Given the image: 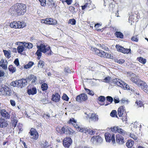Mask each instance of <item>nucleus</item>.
<instances>
[{
	"instance_id": "1",
	"label": "nucleus",
	"mask_w": 148,
	"mask_h": 148,
	"mask_svg": "<svg viewBox=\"0 0 148 148\" xmlns=\"http://www.w3.org/2000/svg\"><path fill=\"white\" fill-rule=\"evenodd\" d=\"M27 7L23 3H17L13 5L9 11L11 14H16L18 16L23 15L26 12Z\"/></svg>"
},
{
	"instance_id": "2",
	"label": "nucleus",
	"mask_w": 148,
	"mask_h": 148,
	"mask_svg": "<svg viewBox=\"0 0 148 148\" xmlns=\"http://www.w3.org/2000/svg\"><path fill=\"white\" fill-rule=\"evenodd\" d=\"M38 49L36 53V55L37 56V59L39 60L42 56V53H45L48 56L51 55L52 54V51L49 46L47 47L43 44L41 43L39 45L37 46Z\"/></svg>"
},
{
	"instance_id": "3",
	"label": "nucleus",
	"mask_w": 148,
	"mask_h": 148,
	"mask_svg": "<svg viewBox=\"0 0 148 148\" xmlns=\"http://www.w3.org/2000/svg\"><path fill=\"white\" fill-rule=\"evenodd\" d=\"M56 131L60 134H65L66 135H73L75 133V131L69 126L65 125L62 127L58 126L56 129Z\"/></svg>"
},
{
	"instance_id": "4",
	"label": "nucleus",
	"mask_w": 148,
	"mask_h": 148,
	"mask_svg": "<svg viewBox=\"0 0 148 148\" xmlns=\"http://www.w3.org/2000/svg\"><path fill=\"white\" fill-rule=\"evenodd\" d=\"M27 84V81L26 79H22L15 81H12L10 83V85L14 87H17L22 88Z\"/></svg>"
},
{
	"instance_id": "5",
	"label": "nucleus",
	"mask_w": 148,
	"mask_h": 148,
	"mask_svg": "<svg viewBox=\"0 0 148 148\" xmlns=\"http://www.w3.org/2000/svg\"><path fill=\"white\" fill-rule=\"evenodd\" d=\"M11 90L8 86L3 84H0V95L5 96H10Z\"/></svg>"
},
{
	"instance_id": "6",
	"label": "nucleus",
	"mask_w": 148,
	"mask_h": 148,
	"mask_svg": "<svg viewBox=\"0 0 148 148\" xmlns=\"http://www.w3.org/2000/svg\"><path fill=\"white\" fill-rule=\"evenodd\" d=\"M92 50L94 52L95 54L101 58H109L110 57V54L96 48H93Z\"/></svg>"
},
{
	"instance_id": "7",
	"label": "nucleus",
	"mask_w": 148,
	"mask_h": 148,
	"mask_svg": "<svg viewBox=\"0 0 148 148\" xmlns=\"http://www.w3.org/2000/svg\"><path fill=\"white\" fill-rule=\"evenodd\" d=\"M11 28L21 29L26 26V24L23 22L19 21H14L11 22L9 25Z\"/></svg>"
},
{
	"instance_id": "8",
	"label": "nucleus",
	"mask_w": 148,
	"mask_h": 148,
	"mask_svg": "<svg viewBox=\"0 0 148 148\" xmlns=\"http://www.w3.org/2000/svg\"><path fill=\"white\" fill-rule=\"evenodd\" d=\"M76 130L82 133L91 135L94 134L95 132V131L94 129L91 130L90 128H88L87 127H80L79 125L78 128H76Z\"/></svg>"
},
{
	"instance_id": "9",
	"label": "nucleus",
	"mask_w": 148,
	"mask_h": 148,
	"mask_svg": "<svg viewBox=\"0 0 148 148\" xmlns=\"http://www.w3.org/2000/svg\"><path fill=\"white\" fill-rule=\"evenodd\" d=\"M127 74L128 75L132 77L130 79V80L138 86L143 81L138 78L137 76L134 73L130 72H128Z\"/></svg>"
},
{
	"instance_id": "10",
	"label": "nucleus",
	"mask_w": 148,
	"mask_h": 148,
	"mask_svg": "<svg viewBox=\"0 0 148 148\" xmlns=\"http://www.w3.org/2000/svg\"><path fill=\"white\" fill-rule=\"evenodd\" d=\"M30 137L31 139L36 140L38 139L39 137V134L36 130L34 128H32L29 132Z\"/></svg>"
},
{
	"instance_id": "11",
	"label": "nucleus",
	"mask_w": 148,
	"mask_h": 148,
	"mask_svg": "<svg viewBox=\"0 0 148 148\" xmlns=\"http://www.w3.org/2000/svg\"><path fill=\"white\" fill-rule=\"evenodd\" d=\"M116 47L118 51L124 54H127L131 53V49L130 48H124L123 47L119 45H116Z\"/></svg>"
},
{
	"instance_id": "12",
	"label": "nucleus",
	"mask_w": 148,
	"mask_h": 148,
	"mask_svg": "<svg viewBox=\"0 0 148 148\" xmlns=\"http://www.w3.org/2000/svg\"><path fill=\"white\" fill-rule=\"evenodd\" d=\"M41 22L42 23L47 24L54 25L56 24L57 21L51 18H47L45 19H41Z\"/></svg>"
},
{
	"instance_id": "13",
	"label": "nucleus",
	"mask_w": 148,
	"mask_h": 148,
	"mask_svg": "<svg viewBox=\"0 0 148 148\" xmlns=\"http://www.w3.org/2000/svg\"><path fill=\"white\" fill-rule=\"evenodd\" d=\"M105 137L106 142H110L111 140L113 143H115V141L114 134L112 135L111 136V134L109 133H106L105 134Z\"/></svg>"
},
{
	"instance_id": "14",
	"label": "nucleus",
	"mask_w": 148,
	"mask_h": 148,
	"mask_svg": "<svg viewBox=\"0 0 148 148\" xmlns=\"http://www.w3.org/2000/svg\"><path fill=\"white\" fill-rule=\"evenodd\" d=\"M88 98L87 95L84 93H82L77 96L75 98L76 101L81 102L85 101Z\"/></svg>"
},
{
	"instance_id": "15",
	"label": "nucleus",
	"mask_w": 148,
	"mask_h": 148,
	"mask_svg": "<svg viewBox=\"0 0 148 148\" xmlns=\"http://www.w3.org/2000/svg\"><path fill=\"white\" fill-rule=\"evenodd\" d=\"M26 79L27 82H30L32 84H35L37 80L36 77L33 74L29 75Z\"/></svg>"
},
{
	"instance_id": "16",
	"label": "nucleus",
	"mask_w": 148,
	"mask_h": 148,
	"mask_svg": "<svg viewBox=\"0 0 148 148\" xmlns=\"http://www.w3.org/2000/svg\"><path fill=\"white\" fill-rule=\"evenodd\" d=\"M72 143V139L69 137L65 138L63 140V145L65 147H69Z\"/></svg>"
},
{
	"instance_id": "17",
	"label": "nucleus",
	"mask_w": 148,
	"mask_h": 148,
	"mask_svg": "<svg viewBox=\"0 0 148 148\" xmlns=\"http://www.w3.org/2000/svg\"><path fill=\"white\" fill-rule=\"evenodd\" d=\"M67 123L71 125L76 130L77 128H78V127L79 126L77 124L76 120H75L73 118H71L67 121Z\"/></svg>"
},
{
	"instance_id": "18",
	"label": "nucleus",
	"mask_w": 148,
	"mask_h": 148,
	"mask_svg": "<svg viewBox=\"0 0 148 148\" xmlns=\"http://www.w3.org/2000/svg\"><path fill=\"white\" fill-rule=\"evenodd\" d=\"M21 44H23L24 47L29 49H32L33 47V44L31 43H26L25 42H17L16 43V45H21Z\"/></svg>"
},
{
	"instance_id": "19",
	"label": "nucleus",
	"mask_w": 148,
	"mask_h": 148,
	"mask_svg": "<svg viewBox=\"0 0 148 148\" xmlns=\"http://www.w3.org/2000/svg\"><path fill=\"white\" fill-rule=\"evenodd\" d=\"M1 115L4 118L7 119L10 118V115L5 109H3L0 110Z\"/></svg>"
},
{
	"instance_id": "20",
	"label": "nucleus",
	"mask_w": 148,
	"mask_h": 148,
	"mask_svg": "<svg viewBox=\"0 0 148 148\" xmlns=\"http://www.w3.org/2000/svg\"><path fill=\"white\" fill-rule=\"evenodd\" d=\"M125 112V107L124 106H120L118 108L117 113L119 117H122Z\"/></svg>"
},
{
	"instance_id": "21",
	"label": "nucleus",
	"mask_w": 148,
	"mask_h": 148,
	"mask_svg": "<svg viewBox=\"0 0 148 148\" xmlns=\"http://www.w3.org/2000/svg\"><path fill=\"white\" fill-rule=\"evenodd\" d=\"M138 86L140 87L141 89L144 92H148V86L147 84L144 81H143Z\"/></svg>"
},
{
	"instance_id": "22",
	"label": "nucleus",
	"mask_w": 148,
	"mask_h": 148,
	"mask_svg": "<svg viewBox=\"0 0 148 148\" xmlns=\"http://www.w3.org/2000/svg\"><path fill=\"white\" fill-rule=\"evenodd\" d=\"M116 138L117 143L120 144H122L124 143V138L122 136L118 134H117L116 136Z\"/></svg>"
},
{
	"instance_id": "23",
	"label": "nucleus",
	"mask_w": 148,
	"mask_h": 148,
	"mask_svg": "<svg viewBox=\"0 0 148 148\" xmlns=\"http://www.w3.org/2000/svg\"><path fill=\"white\" fill-rule=\"evenodd\" d=\"M60 95L57 92H56L52 96L51 100L55 102H58L60 101Z\"/></svg>"
},
{
	"instance_id": "24",
	"label": "nucleus",
	"mask_w": 148,
	"mask_h": 148,
	"mask_svg": "<svg viewBox=\"0 0 148 148\" xmlns=\"http://www.w3.org/2000/svg\"><path fill=\"white\" fill-rule=\"evenodd\" d=\"M8 125L7 121L5 119L0 118V127L4 128Z\"/></svg>"
},
{
	"instance_id": "25",
	"label": "nucleus",
	"mask_w": 148,
	"mask_h": 148,
	"mask_svg": "<svg viewBox=\"0 0 148 148\" xmlns=\"http://www.w3.org/2000/svg\"><path fill=\"white\" fill-rule=\"evenodd\" d=\"M7 62L6 60L2 59L0 62V66L4 69H7Z\"/></svg>"
},
{
	"instance_id": "26",
	"label": "nucleus",
	"mask_w": 148,
	"mask_h": 148,
	"mask_svg": "<svg viewBox=\"0 0 148 148\" xmlns=\"http://www.w3.org/2000/svg\"><path fill=\"white\" fill-rule=\"evenodd\" d=\"M27 92L29 95H33L36 93L37 90L36 87H33L32 88L28 89Z\"/></svg>"
},
{
	"instance_id": "27",
	"label": "nucleus",
	"mask_w": 148,
	"mask_h": 148,
	"mask_svg": "<svg viewBox=\"0 0 148 148\" xmlns=\"http://www.w3.org/2000/svg\"><path fill=\"white\" fill-rule=\"evenodd\" d=\"M91 140L93 141H96L97 142L101 143L102 142L101 138L99 136H93L91 138Z\"/></svg>"
},
{
	"instance_id": "28",
	"label": "nucleus",
	"mask_w": 148,
	"mask_h": 148,
	"mask_svg": "<svg viewBox=\"0 0 148 148\" xmlns=\"http://www.w3.org/2000/svg\"><path fill=\"white\" fill-rule=\"evenodd\" d=\"M122 81L118 78H115L113 79L112 81L113 83L115 84L116 85L119 86H122L121 84Z\"/></svg>"
},
{
	"instance_id": "29",
	"label": "nucleus",
	"mask_w": 148,
	"mask_h": 148,
	"mask_svg": "<svg viewBox=\"0 0 148 148\" xmlns=\"http://www.w3.org/2000/svg\"><path fill=\"white\" fill-rule=\"evenodd\" d=\"M120 128L119 126H114L111 127V131L114 133H119Z\"/></svg>"
},
{
	"instance_id": "30",
	"label": "nucleus",
	"mask_w": 148,
	"mask_h": 148,
	"mask_svg": "<svg viewBox=\"0 0 148 148\" xmlns=\"http://www.w3.org/2000/svg\"><path fill=\"white\" fill-rule=\"evenodd\" d=\"M115 36L117 38L123 39L124 37L123 34L120 32H116L114 33Z\"/></svg>"
},
{
	"instance_id": "31",
	"label": "nucleus",
	"mask_w": 148,
	"mask_h": 148,
	"mask_svg": "<svg viewBox=\"0 0 148 148\" xmlns=\"http://www.w3.org/2000/svg\"><path fill=\"white\" fill-rule=\"evenodd\" d=\"M134 142L132 140H128L127 142L126 143V146L128 148H131L134 145Z\"/></svg>"
},
{
	"instance_id": "32",
	"label": "nucleus",
	"mask_w": 148,
	"mask_h": 148,
	"mask_svg": "<svg viewBox=\"0 0 148 148\" xmlns=\"http://www.w3.org/2000/svg\"><path fill=\"white\" fill-rule=\"evenodd\" d=\"M23 45H20L18 46L17 48V51L20 54H22V53L25 50V48Z\"/></svg>"
},
{
	"instance_id": "33",
	"label": "nucleus",
	"mask_w": 148,
	"mask_h": 148,
	"mask_svg": "<svg viewBox=\"0 0 148 148\" xmlns=\"http://www.w3.org/2000/svg\"><path fill=\"white\" fill-rule=\"evenodd\" d=\"M89 119L94 121H97L98 120V116L95 114L92 113Z\"/></svg>"
},
{
	"instance_id": "34",
	"label": "nucleus",
	"mask_w": 148,
	"mask_h": 148,
	"mask_svg": "<svg viewBox=\"0 0 148 148\" xmlns=\"http://www.w3.org/2000/svg\"><path fill=\"white\" fill-rule=\"evenodd\" d=\"M137 60L143 64H145L146 62V59L141 57H138L137 58Z\"/></svg>"
},
{
	"instance_id": "35",
	"label": "nucleus",
	"mask_w": 148,
	"mask_h": 148,
	"mask_svg": "<svg viewBox=\"0 0 148 148\" xmlns=\"http://www.w3.org/2000/svg\"><path fill=\"white\" fill-rule=\"evenodd\" d=\"M9 71L12 73L15 72L16 71V69L12 65H10L8 68Z\"/></svg>"
},
{
	"instance_id": "36",
	"label": "nucleus",
	"mask_w": 148,
	"mask_h": 148,
	"mask_svg": "<svg viewBox=\"0 0 148 148\" xmlns=\"http://www.w3.org/2000/svg\"><path fill=\"white\" fill-rule=\"evenodd\" d=\"M48 86L47 84L43 83L41 85V90L42 91H45L47 90L48 88Z\"/></svg>"
},
{
	"instance_id": "37",
	"label": "nucleus",
	"mask_w": 148,
	"mask_h": 148,
	"mask_svg": "<svg viewBox=\"0 0 148 148\" xmlns=\"http://www.w3.org/2000/svg\"><path fill=\"white\" fill-rule=\"evenodd\" d=\"M135 103L136 104V105L138 108L141 107L144 105L143 102L140 100H137L135 102Z\"/></svg>"
},
{
	"instance_id": "38",
	"label": "nucleus",
	"mask_w": 148,
	"mask_h": 148,
	"mask_svg": "<svg viewBox=\"0 0 148 148\" xmlns=\"http://www.w3.org/2000/svg\"><path fill=\"white\" fill-rule=\"evenodd\" d=\"M3 51L4 53L5 56L9 59L11 57V53L10 52L5 50H3Z\"/></svg>"
},
{
	"instance_id": "39",
	"label": "nucleus",
	"mask_w": 148,
	"mask_h": 148,
	"mask_svg": "<svg viewBox=\"0 0 148 148\" xmlns=\"http://www.w3.org/2000/svg\"><path fill=\"white\" fill-rule=\"evenodd\" d=\"M110 116L112 117H116L118 118L117 114V112L115 110H113L110 113Z\"/></svg>"
},
{
	"instance_id": "40",
	"label": "nucleus",
	"mask_w": 148,
	"mask_h": 148,
	"mask_svg": "<svg viewBox=\"0 0 148 148\" xmlns=\"http://www.w3.org/2000/svg\"><path fill=\"white\" fill-rule=\"evenodd\" d=\"M34 64V62H29L27 64L25 65L24 67L26 69L29 68H31Z\"/></svg>"
},
{
	"instance_id": "41",
	"label": "nucleus",
	"mask_w": 148,
	"mask_h": 148,
	"mask_svg": "<svg viewBox=\"0 0 148 148\" xmlns=\"http://www.w3.org/2000/svg\"><path fill=\"white\" fill-rule=\"evenodd\" d=\"M18 122V121L16 119H14L12 121L11 125L12 128H14L16 126Z\"/></svg>"
},
{
	"instance_id": "42",
	"label": "nucleus",
	"mask_w": 148,
	"mask_h": 148,
	"mask_svg": "<svg viewBox=\"0 0 148 148\" xmlns=\"http://www.w3.org/2000/svg\"><path fill=\"white\" fill-rule=\"evenodd\" d=\"M119 133L123 136H125L127 135V132L121 128Z\"/></svg>"
},
{
	"instance_id": "43",
	"label": "nucleus",
	"mask_w": 148,
	"mask_h": 148,
	"mask_svg": "<svg viewBox=\"0 0 148 148\" xmlns=\"http://www.w3.org/2000/svg\"><path fill=\"white\" fill-rule=\"evenodd\" d=\"M119 133L123 136H125L127 135V132L121 128Z\"/></svg>"
},
{
	"instance_id": "44",
	"label": "nucleus",
	"mask_w": 148,
	"mask_h": 148,
	"mask_svg": "<svg viewBox=\"0 0 148 148\" xmlns=\"http://www.w3.org/2000/svg\"><path fill=\"white\" fill-rule=\"evenodd\" d=\"M44 65L45 63L42 60H40L39 61L38 63V67H40L41 68H43Z\"/></svg>"
},
{
	"instance_id": "45",
	"label": "nucleus",
	"mask_w": 148,
	"mask_h": 148,
	"mask_svg": "<svg viewBox=\"0 0 148 148\" xmlns=\"http://www.w3.org/2000/svg\"><path fill=\"white\" fill-rule=\"evenodd\" d=\"M106 100L109 102L110 103L109 104H111L113 101V99L112 97L110 96H108L106 97Z\"/></svg>"
},
{
	"instance_id": "46",
	"label": "nucleus",
	"mask_w": 148,
	"mask_h": 148,
	"mask_svg": "<svg viewBox=\"0 0 148 148\" xmlns=\"http://www.w3.org/2000/svg\"><path fill=\"white\" fill-rule=\"evenodd\" d=\"M85 89L88 94L91 96H93L94 95V92L86 88H85Z\"/></svg>"
},
{
	"instance_id": "47",
	"label": "nucleus",
	"mask_w": 148,
	"mask_h": 148,
	"mask_svg": "<svg viewBox=\"0 0 148 148\" xmlns=\"http://www.w3.org/2000/svg\"><path fill=\"white\" fill-rule=\"evenodd\" d=\"M105 99L106 97L104 96H100L98 98V100L101 102H104L105 101Z\"/></svg>"
},
{
	"instance_id": "48",
	"label": "nucleus",
	"mask_w": 148,
	"mask_h": 148,
	"mask_svg": "<svg viewBox=\"0 0 148 148\" xmlns=\"http://www.w3.org/2000/svg\"><path fill=\"white\" fill-rule=\"evenodd\" d=\"M95 8L94 5L93 4L90 3H88V9L89 10H92Z\"/></svg>"
},
{
	"instance_id": "49",
	"label": "nucleus",
	"mask_w": 148,
	"mask_h": 148,
	"mask_svg": "<svg viewBox=\"0 0 148 148\" xmlns=\"http://www.w3.org/2000/svg\"><path fill=\"white\" fill-rule=\"evenodd\" d=\"M69 23L72 25H75L76 24V20L74 18L70 19L69 20Z\"/></svg>"
},
{
	"instance_id": "50",
	"label": "nucleus",
	"mask_w": 148,
	"mask_h": 148,
	"mask_svg": "<svg viewBox=\"0 0 148 148\" xmlns=\"http://www.w3.org/2000/svg\"><path fill=\"white\" fill-rule=\"evenodd\" d=\"M131 40L132 41L137 42L138 41V38L137 36H133L131 38Z\"/></svg>"
},
{
	"instance_id": "51",
	"label": "nucleus",
	"mask_w": 148,
	"mask_h": 148,
	"mask_svg": "<svg viewBox=\"0 0 148 148\" xmlns=\"http://www.w3.org/2000/svg\"><path fill=\"white\" fill-rule=\"evenodd\" d=\"M111 80V77L108 76L107 77H105L103 79V82L106 83H109L110 82Z\"/></svg>"
},
{
	"instance_id": "52",
	"label": "nucleus",
	"mask_w": 148,
	"mask_h": 148,
	"mask_svg": "<svg viewBox=\"0 0 148 148\" xmlns=\"http://www.w3.org/2000/svg\"><path fill=\"white\" fill-rule=\"evenodd\" d=\"M40 3L41 5L42 6H44L46 4V0H38Z\"/></svg>"
},
{
	"instance_id": "53",
	"label": "nucleus",
	"mask_w": 148,
	"mask_h": 148,
	"mask_svg": "<svg viewBox=\"0 0 148 148\" xmlns=\"http://www.w3.org/2000/svg\"><path fill=\"white\" fill-rule=\"evenodd\" d=\"M69 99V97L66 94H64L62 97V99L64 100H65L66 101H68Z\"/></svg>"
},
{
	"instance_id": "54",
	"label": "nucleus",
	"mask_w": 148,
	"mask_h": 148,
	"mask_svg": "<svg viewBox=\"0 0 148 148\" xmlns=\"http://www.w3.org/2000/svg\"><path fill=\"white\" fill-rule=\"evenodd\" d=\"M101 47L102 49L106 51H109V48L104 45H101Z\"/></svg>"
},
{
	"instance_id": "55",
	"label": "nucleus",
	"mask_w": 148,
	"mask_h": 148,
	"mask_svg": "<svg viewBox=\"0 0 148 148\" xmlns=\"http://www.w3.org/2000/svg\"><path fill=\"white\" fill-rule=\"evenodd\" d=\"M130 136L131 138L133 139L134 140H137L138 138V137L132 134H130Z\"/></svg>"
},
{
	"instance_id": "56",
	"label": "nucleus",
	"mask_w": 148,
	"mask_h": 148,
	"mask_svg": "<svg viewBox=\"0 0 148 148\" xmlns=\"http://www.w3.org/2000/svg\"><path fill=\"white\" fill-rule=\"evenodd\" d=\"M101 26V25L99 23H97L95 25V29L97 31H98L99 30V27Z\"/></svg>"
},
{
	"instance_id": "57",
	"label": "nucleus",
	"mask_w": 148,
	"mask_h": 148,
	"mask_svg": "<svg viewBox=\"0 0 148 148\" xmlns=\"http://www.w3.org/2000/svg\"><path fill=\"white\" fill-rule=\"evenodd\" d=\"M88 3H86L84 5L82 6V8L83 10H84L86 8H88Z\"/></svg>"
},
{
	"instance_id": "58",
	"label": "nucleus",
	"mask_w": 148,
	"mask_h": 148,
	"mask_svg": "<svg viewBox=\"0 0 148 148\" xmlns=\"http://www.w3.org/2000/svg\"><path fill=\"white\" fill-rule=\"evenodd\" d=\"M125 62V60L124 59H120L117 60L116 62L120 64H122L123 63Z\"/></svg>"
},
{
	"instance_id": "59",
	"label": "nucleus",
	"mask_w": 148,
	"mask_h": 148,
	"mask_svg": "<svg viewBox=\"0 0 148 148\" xmlns=\"http://www.w3.org/2000/svg\"><path fill=\"white\" fill-rule=\"evenodd\" d=\"M22 125L21 124L18 123L17 125V127L19 130V132H21L22 131Z\"/></svg>"
},
{
	"instance_id": "60",
	"label": "nucleus",
	"mask_w": 148,
	"mask_h": 148,
	"mask_svg": "<svg viewBox=\"0 0 148 148\" xmlns=\"http://www.w3.org/2000/svg\"><path fill=\"white\" fill-rule=\"evenodd\" d=\"M14 63L15 64V65L18 66L19 65V62L18 60V58L16 59H15L14 61Z\"/></svg>"
},
{
	"instance_id": "61",
	"label": "nucleus",
	"mask_w": 148,
	"mask_h": 148,
	"mask_svg": "<svg viewBox=\"0 0 148 148\" xmlns=\"http://www.w3.org/2000/svg\"><path fill=\"white\" fill-rule=\"evenodd\" d=\"M43 147L44 148H46L47 147H48L49 146V145L48 144V142L45 141V142H44V143L43 144Z\"/></svg>"
},
{
	"instance_id": "62",
	"label": "nucleus",
	"mask_w": 148,
	"mask_h": 148,
	"mask_svg": "<svg viewBox=\"0 0 148 148\" xmlns=\"http://www.w3.org/2000/svg\"><path fill=\"white\" fill-rule=\"evenodd\" d=\"M114 101L115 103H119L120 100L118 98L114 97Z\"/></svg>"
},
{
	"instance_id": "63",
	"label": "nucleus",
	"mask_w": 148,
	"mask_h": 148,
	"mask_svg": "<svg viewBox=\"0 0 148 148\" xmlns=\"http://www.w3.org/2000/svg\"><path fill=\"white\" fill-rule=\"evenodd\" d=\"M10 102L12 106H15L16 103L14 101L11 99L10 100Z\"/></svg>"
},
{
	"instance_id": "64",
	"label": "nucleus",
	"mask_w": 148,
	"mask_h": 148,
	"mask_svg": "<svg viewBox=\"0 0 148 148\" xmlns=\"http://www.w3.org/2000/svg\"><path fill=\"white\" fill-rule=\"evenodd\" d=\"M69 10L71 12H73L75 10V8L73 6H70L69 8Z\"/></svg>"
}]
</instances>
